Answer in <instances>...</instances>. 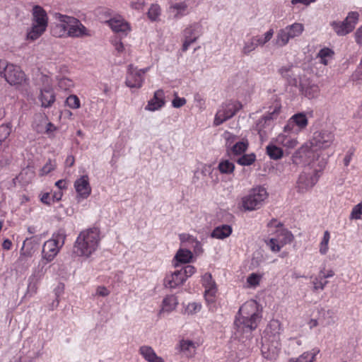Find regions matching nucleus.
I'll use <instances>...</instances> for the list:
<instances>
[{
  "label": "nucleus",
  "instance_id": "0e129e2a",
  "mask_svg": "<svg viewBox=\"0 0 362 362\" xmlns=\"http://www.w3.org/2000/svg\"><path fill=\"white\" fill-rule=\"evenodd\" d=\"M110 293V291L104 286H98L96 288V295L98 296L106 297Z\"/></svg>",
  "mask_w": 362,
  "mask_h": 362
},
{
  "label": "nucleus",
  "instance_id": "ddd939ff",
  "mask_svg": "<svg viewBox=\"0 0 362 362\" xmlns=\"http://www.w3.org/2000/svg\"><path fill=\"white\" fill-rule=\"evenodd\" d=\"M304 30V25L300 23H294L280 29L276 35V45L279 47L286 45L290 39L300 36Z\"/></svg>",
  "mask_w": 362,
  "mask_h": 362
},
{
  "label": "nucleus",
  "instance_id": "c9c22d12",
  "mask_svg": "<svg viewBox=\"0 0 362 362\" xmlns=\"http://www.w3.org/2000/svg\"><path fill=\"white\" fill-rule=\"evenodd\" d=\"M177 305V298L173 295L167 296L163 300L161 312H171Z\"/></svg>",
  "mask_w": 362,
  "mask_h": 362
},
{
  "label": "nucleus",
  "instance_id": "6e6d98bb",
  "mask_svg": "<svg viewBox=\"0 0 362 362\" xmlns=\"http://www.w3.org/2000/svg\"><path fill=\"white\" fill-rule=\"evenodd\" d=\"M179 270L181 272V274H182L185 280L186 281L187 279V278L190 277L195 273L196 268L192 265L188 264V265L183 267L182 269H180Z\"/></svg>",
  "mask_w": 362,
  "mask_h": 362
},
{
  "label": "nucleus",
  "instance_id": "bf43d9fd",
  "mask_svg": "<svg viewBox=\"0 0 362 362\" xmlns=\"http://www.w3.org/2000/svg\"><path fill=\"white\" fill-rule=\"evenodd\" d=\"M58 86L63 90H69L74 86V82L68 78H62L58 81Z\"/></svg>",
  "mask_w": 362,
  "mask_h": 362
},
{
  "label": "nucleus",
  "instance_id": "9d476101",
  "mask_svg": "<svg viewBox=\"0 0 362 362\" xmlns=\"http://www.w3.org/2000/svg\"><path fill=\"white\" fill-rule=\"evenodd\" d=\"M267 197L268 193L265 188L260 186L255 187L250 190L247 196L243 197V206L247 211L258 209L262 206Z\"/></svg>",
  "mask_w": 362,
  "mask_h": 362
},
{
  "label": "nucleus",
  "instance_id": "4be33fe9",
  "mask_svg": "<svg viewBox=\"0 0 362 362\" xmlns=\"http://www.w3.org/2000/svg\"><path fill=\"white\" fill-rule=\"evenodd\" d=\"M111 29L117 34L127 36L131 30L129 24L121 17H115L107 21Z\"/></svg>",
  "mask_w": 362,
  "mask_h": 362
},
{
  "label": "nucleus",
  "instance_id": "6e6552de",
  "mask_svg": "<svg viewBox=\"0 0 362 362\" xmlns=\"http://www.w3.org/2000/svg\"><path fill=\"white\" fill-rule=\"evenodd\" d=\"M66 235L63 229L54 233L48 240L44 243L42 251V259L51 262L57 256L65 243Z\"/></svg>",
  "mask_w": 362,
  "mask_h": 362
},
{
  "label": "nucleus",
  "instance_id": "20e7f679",
  "mask_svg": "<svg viewBox=\"0 0 362 362\" xmlns=\"http://www.w3.org/2000/svg\"><path fill=\"white\" fill-rule=\"evenodd\" d=\"M100 239L99 228L93 227L83 230L74 244L73 254L76 257H90L98 249Z\"/></svg>",
  "mask_w": 362,
  "mask_h": 362
},
{
  "label": "nucleus",
  "instance_id": "f3484780",
  "mask_svg": "<svg viewBox=\"0 0 362 362\" xmlns=\"http://www.w3.org/2000/svg\"><path fill=\"white\" fill-rule=\"evenodd\" d=\"M74 187L76 192V199L78 202L86 199L91 194L92 188L88 175H81L77 178L74 183Z\"/></svg>",
  "mask_w": 362,
  "mask_h": 362
},
{
  "label": "nucleus",
  "instance_id": "b1692460",
  "mask_svg": "<svg viewBox=\"0 0 362 362\" xmlns=\"http://www.w3.org/2000/svg\"><path fill=\"white\" fill-rule=\"evenodd\" d=\"M315 175H310L305 173L301 174L298 180V188L300 192H304L312 188L318 180V172H315Z\"/></svg>",
  "mask_w": 362,
  "mask_h": 362
},
{
  "label": "nucleus",
  "instance_id": "72a5a7b5",
  "mask_svg": "<svg viewBox=\"0 0 362 362\" xmlns=\"http://www.w3.org/2000/svg\"><path fill=\"white\" fill-rule=\"evenodd\" d=\"M320 325L323 327L329 326L335 323L334 312L332 310H322L319 317Z\"/></svg>",
  "mask_w": 362,
  "mask_h": 362
},
{
  "label": "nucleus",
  "instance_id": "2f4dec72",
  "mask_svg": "<svg viewBox=\"0 0 362 362\" xmlns=\"http://www.w3.org/2000/svg\"><path fill=\"white\" fill-rule=\"evenodd\" d=\"M233 232V228L230 226L223 224L216 227L211 232V236L214 238L223 240L229 237Z\"/></svg>",
  "mask_w": 362,
  "mask_h": 362
},
{
  "label": "nucleus",
  "instance_id": "8fccbe9b",
  "mask_svg": "<svg viewBox=\"0 0 362 362\" xmlns=\"http://www.w3.org/2000/svg\"><path fill=\"white\" fill-rule=\"evenodd\" d=\"M349 218L351 220L362 219V201L353 207Z\"/></svg>",
  "mask_w": 362,
  "mask_h": 362
},
{
  "label": "nucleus",
  "instance_id": "37998d69",
  "mask_svg": "<svg viewBox=\"0 0 362 362\" xmlns=\"http://www.w3.org/2000/svg\"><path fill=\"white\" fill-rule=\"evenodd\" d=\"M218 168L222 174H230L235 170V165L228 160H224L219 163Z\"/></svg>",
  "mask_w": 362,
  "mask_h": 362
},
{
  "label": "nucleus",
  "instance_id": "49530a36",
  "mask_svg": "<svg viewBox=\"0 0 362 362\" xmlns=\"http://www.w3.org/2000/svg\"><path fill=\"white\" fill-rule=\"evenodd\" d=\"M256 156L255 153L244 154L237 160V163L243 166H247L255 163Z\"/></svg>",
  "mask_w": 362,
  "mask_h": 362
},
{
  "label": "nucleus",
  "instance_id": "e2e57ef3",
  "mask_svg": "<svg viewBox=\"0 0 362 362\" xmlns=\"http://www.w3.org/2000/svg\"><path fill=\"white\" fill-rule=\"evenodd\" d=\"M40 200L44 204L50 206L52 202V197L50 196L49 192H44L40 194Z\"/></svg>",
  "mask_w": 362,
  "mask_h": 362
},
{
  "label": "nucleus",
  "instance_id": "052dcab7",
  "mask_svg": "<svg viewBox=\"0 0 362 362\" xmlns=\"http://www.w3.org/2000/svg\"><path fill=\"white\" fill-rule=\"evenodd\" d=\"M112 44L119 54L122 53L124 51V46L117 36L115 37L112 40Z\"/></svg>",
  "mask_w": 362,
  "mask_h": 362
},
{
  "label": "nucleus",
  "instance_id": "dca6fc26",
  "mask_svg": "<svg viewBox=\"0 0 362 362\" xmlns=\"http://www.w3.org/2000/svg\"><path fill=\"white\" fill-rule=\"evenodd\" d=\"M201 282L204 288V298L208 304H214L216 300L218 287L212 275L206 272L202 276Z\"/></svg>",
  "mask_w": 362,
  "mask_h": 362
},
{
  "label": "nucleus",
  "instance_id": "1a4fd4ad",
  "mask_svg": "<svg viewBox=\"0 0 362 362\" xmlns=\"http://www.w3.org/2000/svg\"><path fill=\"white\" fill-rule=\"evenodd\" d=\"M276 226L277 237L270 238L267 243L272 251L279 252L286 244L291 243L293 240V235L289 230L283 228L282 224L277 222L276 220H272L268 223V227Z\"/></svg>",
  "mask_w": 362,
  "mask_h": 362
},
{
  "label": "nucleus",
  "instance_id": "864d4df0",
  "mask_svg": "<svg viewBox=\"0 0 362 362\" xmlns=\"http://www.w3.org/2000/svg\"><path fill=\"white\" fill-rule=\"evenodd\" d=\"M66 103L67 106L72 109H78L81 106L80 100L76 95H69L66 100Z\"/></svg>",
  "mask_w": 362,
  "mask_h": 362
},
{
  "label": "nucleus",
  "instance_id": "5fc2aeb1",
  "mask_svg": "<svg viewBox=\"0 0 362 362\" xmlns=\"http://www.w3.org/2000/svg\"><path fill=\"white\" fill-rule=\"evenodd\" d=\"M160 14V6L157 4L152 5L148 11V17L151 21H156Z\"/></svg>",
  "mask_w": 362,
  "mask_h": 362
},
{
  "label": "nucleus",
  "instance_id": "a878e982",
  "mask_svg": "<svg viewBox=\"0 0 362 362\" xmlns=\"http://www.w3.org/2000/svg\"><path fill=\"white\" fill-rule=\"evenodd\" d=\"M185 282V280L180 270H176L165 276L163 284L167 288H175L176 287L182 285Z\"/></svg>",
  "mask_w": 362,
  "mask_h": 362
},
{
  "label": "nucleus",
  "instance_id": "9b49d317",
  "mask_svg": "<svg viewBox=\"0 0 362 362\" xmlns=\"http://www.w3.org/2000/svg\"><path fill=\"white\" fill-rule=\"evenodd\" d=\"M242 107V104L237 100H230L222 104L215 115L214 125L219 126L232 118Z\"/></svg>",
  "mask_w": 362,
  "mask_h": 362
},
{
  "label": "nucleus",
  "instance_id": "a211bd4d",
  "mask_svg": "<svg viewBox=\"0 0 362 362\" xmlns=\"http://www.w3.org/2000/svg\"><path fill=\"white\" fill-rule=\"evenodd\" d=\"M273 35L274 30L271 28L264 34V37L259 35L252 37L248 41L245 42L242 50L243 54L247 55L251 52L254 51L259 45L263 46L272 39Z\"/></svg>",
  "mask_w": 362,
  "mask_h": 362
},
{
  "label": "nucleus",
  "instance_id": "2eb2a0df",
  "mask_svg": "<svg viewBox=\"0 0 362 362\" xmlns=\"http://www.w3.org/2000/svg\"><path fill=\"white\" fill-rule=\"evenodd\" d=\"M334 139V134L332 131L322 129L315 132L309 142L319 151L330 147Z\"/></svg>",
  "mask_w": 362,
  "mask_h": 362
},
{
  "label": "nucleus",
  "instance_id": "7ed1b4c3",
  "mask_svg": "<svg viewBox=\"0 0 362 362\" xmlns=\"http://www.w3.org/2000/svg\"><path fill=\"white\" fill-rule=\"evenodd\" d=\"M281 324L278 320H272L268 323L262 336L261 353L267 360L276 359L281 351Z\"/></svg>",
  "mask_w": 362,
  "mask_h": 362
},
{
  "label": "nucleus",
  "instance_id": "f704fd0d",
  "mask_svg": "<svg viewBox=\"0 0 362 362\" xmlns=\"http://www.w3.org/2000/svg\"><path fill=\"white\" fill-rule=\"evenodd\" d=\"M47 261L41 259L39 262L37 266L34 269L33 274L30 276L32 280L35 279L36 281H39L42 278L47 271Z\"/></svg>",
  "mask_w": 362,
  "mask_h": 362
},
{
  "label": "nucleus",
  "instance_id": "6ab92c4d",
  "mask_svg": "<svg viewBox=\"0 0 362 362\" xmlns=\"http://www.w3.org/2000/svg\"><path fill=\"white\" fill-rule=\"evenodd\" d=\"M201 25L198 23H194L187 26L182 32L183 35V44L182 47V52H186L189 47L200 36Z\"/></svg>",
  "mask_w": 362,
  "mask_h": 362
},
{
  "label": "nucleus",
  "instance_id": "e433bc0d",
  "mask_svg": "<svg viewBox=\"0 0 362 362\" xmlns=\"http://www.w3.org/2000/svg\"><path fill=\"white\" fill-rule=\"evenodd\" d=\"M266 153L272 160L281 159L284 156V151L282 148L274 144H269L266 147Z\"/></svg>",
  "mask_w": 362,
  "mask_h": 362
},
{
  "label": "nucleus",
  "instance_id": "69168bd1",
  "mask_svg": "<svg viewBox=\"0 0 362 362\" xmlns=\"http://www.w3.org/2000/svg\"><path fill=\"white\" fill-rule=\"evenodd\" d=\"M145 4V0H132L131 6L136 10L142 9Z\"/></svg>",
  "mask_w": 362,
  "mask_h": 362
},
{
  "label": "nucleus",
  "instance_id": "4c0bfd02",
  "mask_svg": "<svg viewBox=\"0 0 362 362\" xmlns=\"http://www.w3.org/2000/svg\"><path fill=\"white\" fill-rule=\"evenodd\" d=\"M318 352V350L313 349L310 351L304 352L296 358L290 359L288 362H313Z\"/></svg>",
  "mask_w": 362,
  "mask_h": 362
},
{
  "label": "nucleus",
  "instance_id": "de8ad7c7",
  "mask_svg": "<svg viewBox=\"0 0 362 362\" xmlns=\"http://www.w3.org/2000/svg\"><path fill=\"white\" fill-rule=\"evenodd\" d=\"M248 147L247 141L237 142L231 148V151L234 155H241L244 153Z\"/></svg>",
  "mask_w": 362,
  "mask_h": 362
},
{
  "label": "nucleus",
  "instance_id": "774afa93",
  "mask_svg": "<svg viewBox=\"0 0 362 362\" xmlns=\"http://www.w3.org/2000/svg\"><path fill=\"white\" fill-rule=\"evenodd\" d=\"M355 38L356 43L362 46V25L355 33Z\"/></svg>",
  "mask_w": 362,
  "mask_h": 362
},
{
  "label": "nucleus",
  "instance_id": "39448f33",
  "mask_svg": "<svg viewBox=\"0 0 362 362\" xmlns=\"http://www.w3.org/2000/svg\"><path fill=\"white\" fill-rule=\"evenodd\" d=\"M293 163L296 165H311L315 172H321L327 165L320 153L310 142L303 145L292 156Z\"/></svg>",
  "mask_w": 362,
  "mask_h": 362
},
{
  "label": "nucleus",
  "instance_id": "c756f323",
  "mask_svg": "<svg viewBox=\"0 0 362 362\" xmlns=\"http://www.w3.org/2000/svg\"><path fill=\"white\" fill-rule=\"evenodd\" d=\"M288 131H284V133L279 134L276 137V142L288 148H293L297 146L298 141L296 137L287 134Z\"/></svg>",
  "mask_w": 362,
  "mask_h": 362
},
{
  "label": "nucleus",
  "instance_id": "4468645a",
  "mask_svg": "<svg viewBox=\"0 0 362 362\" xmlns=\"http://www.w3.org/2000/svg\"><path fill=\"white\" fill-rule=\"evenodd\" d=\"M359 14L356 11H351L344 21H333L331 26L339 36L346 35L354 30L358 21Z\"/></svg>",
  "mask_w": 362,
  "mask_h": 362
},
{
  "label": "nucleus",
  "instance_id": "603ef678",
  "mask_svg": "<svg viewBox=\"0 0 362 362\" xmlns=\"http://www.w3.org/2000/svg\"><path fill=\"white\" fill-rule=\"evenodd\" d=\"M56 168V162L55 160H48V161L44 165V166L41 168L40 172V176H44L47 175L52 170H54Z\"/></svg>",
  "mask_w": 362,
  "mask_h": 362
},
{
  "label": "nucleus",
  "instance_id": "f03ea898",
  "mask_svg": "<svg viewBox=\"0 0 362 362\" xmlns=\"http://www.w3.org/2000/svg\"><path fill=\"white\" fill-rule=\"evenodd\" d=\"M54 18L59 21L51 28V34L56 37L79 38L90 36L88 30L76 18L56 13Z\"/></svg>",
  "mask_w": 362,
  "mask_h": 362
},
{
  "label": "nucleus",
  "instance_id": "5701e85b",
  "mask_svg": "<svg viewBox=\"0 0 362 362\" xmlns=\"http://www.w3.org/2000/svg\"><path fill=\"white\" fill-rule=\"evenodd\" d=\"M165 105V93L163 89H158L154 92L153 97L148 101L145 110L154 112L160 110Z\"/></svg>",
  "mask_w": 362,
  "mask_h": 362
},
{
  "label": "nucleus",
  "instance_id": "a18cd8bd",
  "mask_svg": "<svg viewBox=\"0 0 362 362\" xmlns=\"http://www.w3.org/2000/svg\"><path fill=\"white\" fill-rule=\"evenodd\" d=\"M319 93L320 88L316 84H311L303 88L304 95L310 99L317 97Z\"/></svg>",
  "mask_w": 362,
  "mask_h": 362
},
{
  "label": "nucleus",
  "instance_id": "c03bdc74",
  "mask_svg": "<svg viewBox=\"0 0 362 362\" xmlns=\"http://www.w3.org/2000/svg\"><path fill=\"white\" fill-rule=\"evenodd\" d=\"M170 10L173 12H176L175 16L178 18L185 15L187 11V5L185 2L177 3L170 6Z\"/></svg>",
  "mask_w": 362,
  "mask_h": 362
},
{
  "label": "nucleus",
  "instance_id": "13d9d810",
  "mask_svg": "<svg viewBox=\"0 0 362 362\" xmlns=\"http://www.w3.org/2000/svg\"><path fill=\"white\" fill-rule=\"evenodd\" d=\"M351 79L357 84L362 83V66H361L360 64L351 74Z\"/></svg>",
  "mask_w": 362,
  "mask_h": 362
},
{
  "label": "nucleus",
  "instance_id": "79ce46f5",
  "mask_svg": "<svg viewBox=\"0 0 362 362\" xmlns=\"http://www.w3.org/2000/svg\"><path fill=\"white\" fill-rule=\"evenodd\" d=\"M330 237L329 232L328 230H325L319 245V252L321 255H326L327 253L329 250V242Z\"/></svg>",
  "mask_w": 362,
  "mask_h": 362
},
{
  "label": "nucleus",
  "instance_id": "58836bf2",
  "mask_svg": "<svg viewBox=\"0 0 362 362\" xmlns=\"http://www.w3.org/2000/svg\"><path fill=\"white\" fill-rule=\"evenodd\" d=\"M334 55V52L328 47L321 49L317 53V58L320 59V63L327 65L329 59H332Z\"/></svg>",
  "mask_w": 362,
  "mask_h": 362
},
{
  "label": "nucleus",
  "instance_id": "09e8293b",
  "mask_svg": "<svg viewBox=\"0 0 362 362\" xmlns=\"http://www.w3.org/2000/svg\"><path fill=\"white\" fill-rule=\"evenodd\" d=\"M262 276L259 274L252 273L247 278L248 287H257L259 285Z\"/></svg>",
  "mask_w": 362,
  "mask_h": 362
},
{
  "label": "nucleus",
  "instance_id": "393cba45",
  "mask_svg": "<svg viewBox=\"0 0 362 362\" xmlns=\"http://www.w3.org/2000/svg\"><path fill=\"white\" fill-rule=\"evenodd\" d=\"M308 124V118L304 112L294 114L288 120V124L285 127V132L291 130V126L296 125L298 130H303Z\"/></svg>",
  "mask_w": 362,
  "mask_h": 362
},
{
  "label": "nucleus",
  "instance_id": "4d7b16f0",
  "mask_svg": "<svg viewBox=\"0 0 362 362\" xmlns=\"http://www.w3.org/2000/svg\"><path fill=\"white\" fill-rule=\"evenodd\" d=\"M201 308H202V305L200 303H198L196 302L189 303L186 306L185 312L188 315H193V314H195V313L199 312L201 310Z\"/></svg>",
  "mask_w": 362,
  "mask_h": 362
},
{
  "label": "nucleus",
  "instance_id": "a19ab883",
  "mask_svg": "<svg viewBox=\"0 0 362 362\" xmlns=\"http://www.w3.org/2000/svg\"><path fill=\"white\" fill-rule=\"evenodd\" d=\"M192 257V252L189 250L185 249H180L175 257L176 260L181 263H188Z\"/></svg>",
  "mask_w": 362,
  "mask_h": 362
},
{
  "label": "nucleus",
  "instance_id": "ea45409f",
  "mask_svg": "<svg viewBox=\"0 0 362 362\" xmlns=\"http://www.w3.org/2000/svg\"><path fill=\"white\" fill-rule=\"evenodd\" d=\"M281 109V104L279 100H276L272 105L269 107L267 113L264 115L271 121L275 119L279 116Z\"/></svg>",
  "mask_w": 362,
  "mask_h": 362
},
{
  "label": "nucleus",
  "instance_id": "cd10ccee",
  "mask_svg": "<svg viewBox=\"0 0 362 362\" xmlns=\"http://www.w3.org/2000/svg\"><path fill=\"white\" fill-rule=\"evenodd\" d=\"M139 354L148 362H165L164 359L158 356L153 349L149 346H141L139 348Z\"/></svg>",
  "mask_w": 362,
  "mask_h": 362
},
{
  "label": "nucleus",
  "instance_id": "bb28decb",
  "mask_svg": "<svg viewBox=\"0 0 362 362\" xmlns=\"http://www.w3.org/2000/svg\"><path fill=\"white\" fill-rule=\"evenodd\" d=\"M35 176L34 170L31 168H23L20 173L13 179L15 185L18 183L22 186H26L31 183Z\"/></svg>",
  "mask_w": 362,
  "mask_h": 362
},
{
  "label": "nucleus",
  "instance_id": "473e14b6",
  "mask_svg": "<svg viewBox=\"0 0 362 362\" xmlns=\"http://www.w3.org/2000/svg\"><path fill=\"white\" fill-rule=\"evenodd\" d=\"M35 251L34 240L33 238H26L20 251L21 256L31 257Z\"/></svg>",
  "mask_w": 362,
  "mask_h": 362
},
{
  "label": "nucleus",
  "instance_id": "423d86ee",
  "mask_svg": "<svg viewBox=\"0 0 362 362\" xmlns=\"http://www.w3.org/2000/svg\"><path fill=\"white\" fill-rule=\"evenodd\" d=\"M31 21V26L27 30L26 40L33 42L39 39L47 30L49 18L46 11L40 6H34Z\"/></svg>",
  "mask_w": 362,
  "mask_h": 362
},
{
  "label": "nucleus",
  "instance_id": "0eeeda50",
  "mask_svg": "<svg viewBox=\"0 0 362 362\" xmlns=\"http://www.w3.org/2000/svg\"><path fill=\"white\" fill-rule=\"evenodd\" d=\"M0 76L11 86L27 84L28 79L21 66L0 59Z\"/></svg>",
  "mask_w": 362,
  "mask_h": 362
},
{
  "label": "nucleus",
  "instance_id": "aec40b11",
  "mask_svg": "<svg viewBox=\"0 0 362 362\" xmlns=\"http://www.w3.org/2000/svg\"><path fill=\"white\" fill-rule=\"evenodd\" d=\"M45 82L47 86L40 90L39 99L42 107H49L55 102V95L50 83V78L47 76L45 77Z\"/></svg>",
  "mask_w": 362,
  "mask_h": 362
},
{
  "label": "nucleus",
  "instance_id": "c85d7f7f",
  "mask_svg": "<svg viewBox=\"0 0 362 362\" xmlns=\"http://www.w3.org/2000/svg\"><path fill=\"white\" fill-rule=\"evenodd\" d=\"M199 346L198 343L189 339H182L179 344L180 351L187 358H192L195 355L196 349Z\"/></svg>",
  "mask_w": 362,
  "mask_h": 362
},
{
  "label": "nucleus",
  "instance_id": "3c124183",
  "mask_svg": "<svg viewBox=\"0 0 362 362\" xmlns=\"http://www.w3.org/2000/svg\"><path fill=\"white\" fill-rule=\"evenodd\" d=\"M11 127L10 123L0 126V144L8 137L11 132Z\"/></svg>",
  "mask_w": 362,
  "mask_h": 362
},
{
  "label": "nucleus",
  "instance_id": "338daca9",
  "mask_svg": "<svg viewBox=\"0 0 362 362\" xmlns=\"http://www.w3.org/2000/svg\"><path fill=\"white\" fill-rule=\"evenodd\" d=\"M354 150H349L345 155L344 158V165L347 167L349 165L351 160H352V157L354 156Z\"/></svg>",
  "mask_w": 362,
  "mask_h": 362
},
{
  "label": "nucleus",
  "instance_id": "412c9836",
  "mask_svg": "<svg viewBox=\"0 0 362 362\" xmlns=\"http://www.w3.org/2000/svg\"><path fill=\"white\" fill-rule=\"evenodd\" d=\"M334 274V272L332 269H326L325 267H322L318 273V275L315 276L312 281L313 285V290H324L328 284V281H327L326 279L333 277Z\"/></svg>",
  "mask_w": 362,
  "mask_h": 362
},
{
  "label": "nucleus",
  "instance_id": "f8f14e48",
  "mask_svg": "<svg viewBox=\"0 0 362 362\" xmlns=\"http://www.w3.org/2000/svg\"><path fill=\"white\" fill-rule=\"evenodd\" d=\"M149 70L150 67L139 69L133 64H129L127 67L125 85L130 88H141L145 81V74Z\"/></svg>",
  "mask_w": 362,
  "mask_h": 362
},
{
  "label": "nucleus",
  "instance_id": "f257e3e1",
  "mask_svg": "<svg viewBox=\"0 0 362 362\" xmlns=\"http://www.w3.org/2000/svg\"><path fill=\"white\" fill-rule=\"evenodd\" d=\"M262 311L255 300L243 303L235 317L234 325L236 332L240 334L251 333L256 329L262 319Z\"/></svg>",
  "mask_w": 362,
  "mask_h": 362
},
{
  "label": "nucleus",
  "instance_id": "680f3d73",
  "mask_svg": "<svg viewBox=\"0 0 362 362\" xmlns=\"http://www.w3.org/2000/svg\"><path fill=\"white\" fill-rule=\"evenodd\" d=\"M187 103V100L185 98H180L177 96V94L175 93V98L172 101V105L175 108H179L184 106Z\"/></svg>",
  "mask_w": 362,
  "mask_h": 362
},
{
  "label": "nucleus",
  "instance_id": "7c9ffc66",
  "mask_svg": "<svg viewBox=\"0 0 362 362\" xmlns=\"http://www.w3.org/2000/svg\"><path fill=\"white\" fill-rule=\"evenodd\" d=\"M271 122L269 119L264 115L256 122L255 129L258 132L261 139L267 136L268 131L270 129Z\"/></svg>",
  "mask_w": 362,
  "mask_h": 362
}]
</instances>
